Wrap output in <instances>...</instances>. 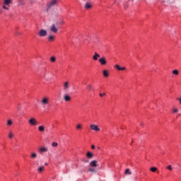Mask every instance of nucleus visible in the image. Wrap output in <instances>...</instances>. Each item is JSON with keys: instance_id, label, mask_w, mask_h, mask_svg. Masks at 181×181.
<instances>
[{"instance_id": "nucleus-6", "label": "nucleus", "mask_w": 181, "mask_h": 181, "mask_svg": "<svg viewBox=\"0 0 181 181\" xmlns=\"http://www.w3.org/2000/svg\"><path fill=\"white\" fill-rule=\"evenodd\" d=\"M90 168H97L98 164H97V160H94L90 162L89 163Z\"/></svg>"}, {"instance_id": "nucleus-21", "label": "nucleus", "mask_w": 181, "mask_h": 181, "mask_svg": "<svg viewBox=\"0 0 181 181\" xmlns=\"http://www.w3.org/2000/svg\"><path fill=\"white\" fill-rule=\"evenodd\" d=\"M173 74H174L175 76H179V71L177 69L173 70Z\"/></svg>"}, {"instance_id": "nucleus-38", "label": "nucleus", "mask_w": 181, "mask_h": 181, "mask_svg": "<svg viewBox=\"0 0 181 181\" xmlns=\"http://www.w3.org/2000/svg\"><path fill=\"white\" fill-rule=\"evenodd\" d=\"M178 101H180V104H181V97L177 98Z\"/></svg>"}, {"instance_id": "nucleus-15", "label": "nucleus", "mask_w": 181, "mask_h": 181, "mask_svg": "<svg viewBox=\"0 0 181 181\" xmlns=\"http://www.w3.org/2000/svg\"><path fill=\"white\" fill-rule=\"evenodd\" d=\"M100 57V54L97 52H95V54L93 57V60H98V58Z\"/></svg>"}, {"instance_id": "nucleus-12", "label": "nucleus", "mask_w": 181, "mask_h": 181, "mask_svg": "<svg viewBox=\"0 0 181 181\" xmlns=\"http://www.w3.org/2000/svg\"><path fill=\"white\" fill-rule=\"evenodd\" d=\"M93 157L94 155L91 152L89 151L86 153V158H88V159H93Z\"/></svg>"}, {"instance_id": "nucleus-25", "label": "nucleus", "mask_w": 181, "mask_h": 181, "mask_svg": "<svg viewBox=\"0 0 181 181\" xmlns=\"http://www.w3.org/2000/svg\"><path fill=\"white\" fill-rule=\"evenodd\" d=\"M151 172L155 173L156 170H158V168L156 167H152L150 168Z\"/></svg>"}, {"instance_id": "nucleus-29", "label": "nucleus", "mask_w": 181, "mask_h": 181, "mask_svg": "<svg viewBox=\"0 0 181 181\" xmlns=\"http://www.w3.org/2000/svg\"><path fill=\"white\" fill-rule=\"evenodd\" d=\"M12 124H13L12 120L9 119L7 121V125H9V127H11V125H12Z\"/></svg>"}, {"instance_id": "nucleus-40", "label": "nucleus", "mask_w": 181, "mask_h": 181, "mask_svg": "<svg viewBox=\"0 0 181 181\" xmlns=\"http://www.w3.org/2000/svg\"><path fill=\"white\" fill-rule=\"evenodd\" d=\"M45 166H47L48 164H47V163H45Z\"/></svg>"}, {"instance_id": "nucleus-5", "label": "nucleus", "mask_w": 181, "mask_h": 181, "mask_svg": "<svg viewBox=\"0 0 181 181\" xmlns=\"http://www.w3.org/2000/svg\"><path fill=\"white\" fill-rule=\"evenodd\" d=\"M99 62L102 66H105V64H107V60L104 57H102L100 59H99Z\"/></svg>"}, {"instance_id": "nucleus-17", "label": "nucleus", "mask_w": 181, "mask_h": 181, "mask_svg": "<svg viewBox=\"0 0 181 181\" xmlns=\"http://www.w3.org/2000/svg\"><path fill=\"white\" fill-rule=\"evenodd\" d=\"M103 76L104 77H108L110 76V73L106 69L103 70Z\"/></svg>"}, {"instance_id": "nucleus-31", "label": "nucleus", "mask_w": 181, "mask_h": 181, "mask_svg": "<svg viewBox=\"0 0 181 181\" xmlns=\"http://www.w3.org/2000/svg\"><path fill=\"white\" fill-rule=\"evenodd\" d=\"M83 128V127L81 126V124H77V126H76V129H81Z\"/></svg>"}, {"instance_id": "nucleus-26", "label": "nucleus", "mask_w": 181, "mask_h": 181, "mask_svg": "<svg viewBox=\"0 0 181 181\" xmlns=\"http://www.w3.org/2000/svg\"><path fill=\"white\" fill-rule=\"evenodd\" d=\"M88 172H91L92 173H95V168H89Z\"/></svg>"}, {"instance_id": "nucleus-4", "label": "nucleus", "mask_w": 181, "mask_h": 181, "mask_svg": "<svg viewBox=\"0 0 181 181\" xmlns=\"http://www.w3.org/2000/svg\"><path fill=\"white\" fill-rule=\"evenodd\" d=\"M50 30L53 33H57L59 28H57V26L55 25V24H53L50 28H49Z\"/></svg>"}, {"instance_id": "nucleus-37", "label": "nucleus", "mask_w": 181, "mask_h": 181, "mask_svg": "<svg viewBox=\"0 0 181 181\" xmlns=\"http://www.w3.org/2000/svg\"><path fill=\"white\" fill-rule=\"evenodd\" d=\"M104 95H105V93H100V97H104Z\"/></svg>"}, {"instance_id": "nucleus-34", "label": "nucleus", "mask_w": 181, "mask_h": 181, "mask_svg": "<svg viewBox=\"0 0 181 181\" xmlns=\"http://www.w3.org/2000/svg\"><path fill=\"white\" fill-rule=\"evenodd\" d=\"M166 169H168V170H172V165H169L166 167Z\"/></svg>"}, {"instance_id": "nucleus-2", "label": "nucleus", "mask_w": 181, "mask_h": 181, "mask_svg": "<svg viewBox=\"0 0 181 181\" xmlns=\"http://www.w3.org/2000/svg\"><path fill=\"white\" fill-rule=\"evenodd\" d=\"M57 2H59V0H52L49 3L47 4V9H52L53 6L57 5Z\"/></svg>"}, {"instance_id": "nucleus-27", "label": "nucleus", "mask_w": 181, "mask_h": 181, "mask_svg": "<svg viewBox=\"0 0 181 181\" xmlns=\"http://www.w3.org/2000/svg\"><path fill=\"white\" fill-rule=\"evenodd\" d=\"M173 114H177V112H179V110L177 108H173Z\"/></svg>"}, {"instance_id": "nucleus-24", "label": "nucleus", "mask_w": 181, "mask_h": 181, "mask_svg": "<svg viewBox=\"0 0 181 181\" xmlns=\"http://www.w3.org/2000/svg\"><path fill=\"white\" fill-rule=\"evenodd\" d=\"M37 170H38L39 173H40L43 172V170H45V167L44 166H41V167H40L38 168Z\"/></svg>"}, {"instance_id": "nucleus-36", "label": "nucleus", "mask_w": 181, "mask_h": 181, "mask_svg": "<svg viewBox=\"0 0 181 181\" xmlns=\"http://www.w3.org/2000/svg\"><path fill=\"white\" fill-rule=\"evenodd\" d=\"M83 162H84V163H88V162H90L89 160H88V159H87V160H83Z\"/></svg>"}, {"instance_id": "nucleus-20", "label": "nucleus", "mask_w": 181, "mask_h": 181, "mask_svg": "<svg viewBox=\"0 0 181 181\" xmlns=\"http://www.w3.org/2000/svg\"><path fill=\"white\" fill-rule=\"evenodd\" d=\"M38 131H40V132H45V126H40L38 127Z\"/></svg>"}, {"instance_id": "nucleus-28", "label": "nucleus", "mask_w": 181, "mask_h": 181, "mask_svg": "<svg viewBox=\"0 0 181 181\" xmlns=\"http://www.w3.org/2000/svg\"><path fill=\"white\" fill-rule=\"evenodd\" d=\"M48 39L49 40H51V41L54 40V35H49Z\"/></svg>"}, {"instance_id": "nucleus-22", "label": "nucleus", "mask_w": 181, "mask_h": 181, "mask_svg": "<svg viewBox=\"0 0 181 181\" xmlns=\"http://www.w3.org/2000/svg\"><path fill=\"white\" fill-rule=\"evenodd\" d=\"M23 5H25V1L23 0H19L18 6H22Z\"/></svg>"}, {"instance_id": "nucleus-1", "label": "nucleus", "mask_w": 181, "mask_h": 181, "mask_svg": "<svg viewBox=\"0 0 181 181\" xmlns=\"http://www.w3.org/2000/svg\"><path fill=\"white\" fill-rule=\"evenodd\" d=\"M28 124L31 126V127H36V125H37V120L36 119V118L35 117H31L30 118V119H28Z\"/></svg>"}, {"instance_id": "nucleus-23", "label": "nucleus", "mask_w": 181, "mask_h": 181, "mask_svg": "<svg viewBox=\"0 0 181 181\" xmlns=\"http://www.w3.org/2000/svg\"><path fill=\"white\" fill-rule=\"evenodd\" d=\"M125 175H132V172L129 171V168L126 169Z\"/></svg>"}, {"instance_id": "nucleus-8", "label": "nucleus", "mask_w": 181, "mask_h": 181, "mask_svg": "<svg viewBox=\"0 0 181 181\" xmlns=\"http://www.w3.org/2000/svg\"><path fill=\"white\" fill-rule=\"evenodd\" d=\"M64 100L66 103H69V101H71V97L67 94L64 95Z\"/></svg>"}, {"instance_id": "nucleus-39", "label": "nucleus", "mask_w": 181, "mask_h": 181, "mask_svg": "<svg viewBox=\"0 0 181 181\" xmlns=\"http://www.w3.org/2000/svg\"><path fill=\"white\" fill-rule=\"evenodd\" d=\"M91 148H92L93 149H95V146L92 145V146H91Z\"/></svg>"}, {"instance_id": "nucleus-19", "label": "nucleus", "mask_w": 181, "mask_h": 181, "mask_svg": "<svg viewBox=\"0 0 181 181\" xmlns=\"http://www.w3.org/2000/svg\"><path fill=\"white\" fill-rule=\"evenodd\" d=\"M12 2L11 0H4V5H9Z\"/></svg>"}, {"instance_id": "nucleus-32", "label": "nucleus", "mask_w": 181, "mask_h": 181, "mask_svg": "<svg viewBox=\"0 0 181 181\" xmlns=\"http://www.w3.org/2000/svg\"><path fill=\"white\" fill-rule=\"evenodd\" d=\"M57 145H59V144H57V142H53V143H52V146H53L54 148H56V146H57Z\"/></svg>"}, {"instance_id": "nucleus-30", "label": "nucleus", "mask_w": 181, "mask_h": 181, "mask_svg": "<svg viewBox=\"0 0 181 181\" xmlns=\"http://www.w3.org/2000/svg\"><path fill=\"white\" fill-rule=\"evenodd\" d=\"M50 61L52 62V63H54V62H56V58L54 57H52L51 59H50Z\"/></svg>"}, {"instance_id": "nucleus-41", "label": "nucleus", "mask_w": 181, "mask_h": 181, "mask_svg": "<svg viewBox=\"0 0 181 181\" xmlns=\"http://www.w3.org/2000/svg\"><path fill=\"white\" fill-rule=\"evenodd\" d=\"M83 1H86V0H83Z\"/></svg>"}, {"instance_id": "nucleus-35", "label": "nucleus", "mask_w": 181, "mask_h": 181, "mask_svg": "<svg viewBox=\"0 0 181 181\" xmlns=\"http://www.w3.org/2000/svg\"><path fill=\"white\" fill-rule=\"evenodd\" d=\"M2 8H3V9H6L7 11H8V9H9V8H8V6H5V5H3Z\"/></svg>"}, {"instance_id": "nucleus-10", "label": "nucleus", "mask_w": 181, "mask_h": 181, "mask_svg": "<svg viewBox=\"0 0 181 181\" xmlns=\"http://www.w3.org/2000/svg\"><path fill=\"white\" fill-rule=\"evenodd\" d=\"M41 103H42V105H46L49 104V98H42V100H41Z\"/></svg>"}, {"instance_id": "nucleus-16", "label": "nucleus", "mask_w": 181, "mask_h": 181, "mask_svg": "<svg viewBox=\"0 0 181 181\" xmlns=\"http://www.w3.org/2000/svg\"><path fill=\"white\" fill-rule=\"evenodd\" d=\"M115 67L116 69H117V70H120V71L126 70V69H127V68H125V67H121V66H119V65H118V64L115 65Z\"/></svg>"}, {"instance_id": "nucleus-11", "label": "nucleus", "mask_w": 181, "mask_h": 181, "mask_svg": "<svg viewBox=\"0 0 181 181\" xmlns=\"http://www.w3.org/2000/svg\"><path fill=\"white\" fill-rule=\"evenodd\" d=\"M69 81H66L65 83H64V91H69Z\"/></svg>"}, {"instance_id": "nucleus-13", "label": "nucleus", "mask_w": 181, "mask_h": 181, "mask_svg": "<svg viewBox=\"0 0 181 181\" xmlns=\"http://www.w3.org/2000/svg\"><path fill=\"white\" fill-rule=\"evenodd\" d=\"M13 136H15V135L13 134V133L12 132V131H9L8 132V138L9 139H12L13 138Z\"/></svg>"}, {"instance_id": "nucleus-3", "label": "nucleus", "mask_w": 181, "mask_h": 181, "mask_svg": "<svg viewBox=\"0 0 181 181\" xmlns=\"http://www.w3.org/2000/svg\"><path fill=\"white\" fill-rule=\"evenodd\" d=\"M90 128L91 129V131H95V132H98L100 131V127H98V125L94 124H90Z\"/></svg>"}, {"instance_id": "nucleus-33", "label": "nucleus", "mask_w": 181, "mask_h": 181, "mask_svg": "<svg viewBox=\"0 0 181 181\" xmlns=\"http://www.w3.org/2000/svg\"><path fill=\"white\" fill-rule=\"evenodd\" d=\"M87 88H88V90H93V86H91V85H88V86H87Z\"/></svg>"}, {"instance_id": "nucleus-9", "label": "nucleus", "mask_w": 181, "mask_h": 181, "mask_svg": "<svg viewBox=\"0 0 181 181\" xmlns=\"http://www.w3.org/2000/svg\"><path fill=\"white\" fill-rule=\"evenodd\" d=\"M85 9H91L93 4L90 2H86L84 6Z\"/></svg>"}, {"instance_id": "nucleus-14", "label": "nucleus", "mask_w": 181, "mask_h": 181, "mask_svg": "<svg viewBox=\"0 0 181 181\" xmlns=\"http://www.w3.org/2000/svg\"><path fill=\"white\" fill-rule=\"evenodd\" d=\"M47 151V148L42 147V148H40L39 152H40V153H44Z\"/></svg>"}, {"instance_id": "nucleus-18", "label": "nucleus", "mask_w": 181, "mask_h": 181, "mask_svg": "<svg viewBox=\"0 0 181 181\" xmlns=\"http://www.w3.org/2000/svg\"><path fill=\"white\" fill-rule=\"evenodd\" d=\"M31 159H36L37 158V154L36 153H33L30 156Z\"/></svg>"}, {"instance_id": "nucleus-7", "label": "nucleus", "mask_w": 181, "mask_h": 181, "mask_svg": "<svg viewBox=\"0 0 181 181\" xmlns=\"http://www.w3.org/2000/svg\"><path fill=\"white\" fill-rule=\"evenodd\" d=\"M47 35V31H46L45 30H40L38 33V36H40V37L46 36Z\"/></svg>"}]
</instances>
